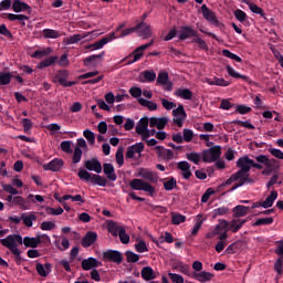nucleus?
I'll return each instance as SVG.
<instances>
[{"instance_id":"8","label":"nucleus","mask_w":283,"mask_h":283,"mask_svg":"<svg viewBox=\"0 0 283 283\" xmlns=\"http://www.w3.org/2000/svg\"><path fill=\"white\" fill-rule=\"evenodd\" d=\"M102 258L104 262H114L115 264L123 263V253H120V251L117 250L104 251Z\"/></svg>"},{"instance_id":"32","label":"nucleus","mask_w":283,"mask_h":283,"mask_svg":"<svg viewBox=\"0 0 283 283\" xmlns=\"http://www.w3.org/2000/svg\"><path fill=\"white\" fill-rule=\"evenodd\" d=\"M142 277L145 282H151V280H156V273H154L151 266H144L142 269Z\"/></svg>"},{"instance_id":"1","label":"nucleus","mask_w":283,"mask_h":283,"mask_svg":"<svg viewBox=\"0 0 283 283\" xmlns=\"http://www.w3.org/2000/svg\"><path fill=\"white\" fill-rule=\"evenodd\" d=\"M256 160V163H255ZM255 160L249 158V156L240 157L237 160L238 171L235 172L239 177L244 176L251 171V167L254 169L262 170V176H271V174H277L280 171V160L275 158H269L266 155H259Z\"/></svg>"},{"instance_id":"49","label":"nucleus","mask_w":283,"mask_h":283,"mask_svg":"<svg viewBox=\"0 0 283 283\" xmlns=\"http://www.w3.org/2000/svg\"><path fill=\"white\" fill-rule=\"evenodd\" d=\"M273 224V217L258 219L252 227H266Z\"/></svg>"},{"instance_id":"22","label":"nucleus","mask_w":283,"mask_h":283,"mask_svg":"<svg viewBox=\"0 0 283 283\" xmlns=\"http://www.w3.org/2000/svg\"><path fill=\"white\" fill-rule=\"evenodd\" d=\"M251 182H253V179H251L249 172H245L239 177V182L234 184L229 191H235V189L244 187V185H251Z\"/></svg>"},{"instance_id":"47","label":"nucleus","mask_w":283,"mask_h":283,"mask_svg":"<svg viewBox=\"0 0 283 283\" xmlns=\"http://www.w3.org/2000/svg\"><path fill=\"white\" fill-rule=\"evenodd\" d=\"M222 231H229V221L227 220H221L219 222V224L216 226L214 228V233H217L218 235H220V233H222Z\"/></svg>"},{"instance_id":"40","label":"nucleus","mask_w":283,"mask_h":283,"mask_svg":"<svg viewBox=\"0 0 283 283\" xmlns=\"http://www.w3.org/2000/svg\"><path fill=\"white\" fill-rule=\"evenodd\" d=\"M185 120H187V112H185V106L181 104L178 105V127H182L185 124Z\"/></svg>"},{"instance_id":"50","label":"nucleus","mask_w":283,"mask_h":283,"mask_svg":"<svg viewBox=\"0 0 283 283\" xmlns=\"http://www.w3.org/2000/svg\"><path fill=\"white\" fill-rule=\"evenodd\" d=\"M21 220L23 221V224L25 226V227H32V222L33 221H35L36 220V217H35V214L34 213H31V214H29V216H25V213H22V216H21Z\"/></svg>"},{"instance_id":"5","label":"nucleus","mask_w":283,"mask_h":283,"mask_svg":"<svg viewBox=\"0 0 283 283\" xmlns=\"http://www.w3.org/2000/svg\"><path fill=\"white\" fill-rule=\"evenodd\" d=\"M129 187L134 191H145L148 196H154L156 193V188L143 179H133L129 182Z\"/></svg>"},{"instance_id":"27","label":"nucleus","mask_w":283,"mask_h":283,"mask_svg":"<svg viewBox=\"0 0 283 283\" xmlns=\"http://www.w3.org/2000/svg\"><path fill=\"white\" fill-rule=\"evenodd\" d=\"M169 81V74L167 72H160L157 76V85H166V91L171 92V83Z\"/></svg>"},{"instance_id":"45","label":"nucleus","mask_w":283,"mask_h":283,"mask_svg":"<svg viewBox=\"0 0 283 283\" xmlns=\"http://www.w3.org/2000/svg\"><path fill=\"white\" fill-rule=\"evenodd\" d=\"M103 56H105V51L101 52L99 54H93V55H90L88 57H85L84 59L85 67H90V65H92L94 61H96L97 59H103Z\"/></svg>"},{"instance_id":"3","label":"nucleus","mask_w":283,"mask_h":283,"mask_svg":"<svg viewBox=\"0 0 283 283\" xmlns=\"http://www.w3.org/2000/svg\"><path fill=\"white\" fill-rule=\"evenodd\" d=\"M77 176L80 180L92 182V185H97L98 187H107V179L105 177L101 175L92 174L83 168L78 169Z\"/></svg>"},{"instance_id":"55","label":"nucleus","mask_w":283,"mask_h":283,"mask_svg":"<svg viewBox=\"0 0 283 283\" xmlns=\"http://www.w3.org/2000/svg\"><path fill=\"white\" fill-rule=\"evenodd\" d=\"M247 6H249L251 12H253L254 14H260V17L265 15L264 10L260 8L258 4L248 2Z\"/></svg>"},{"instance_id":"2","label":"nucleus","mask_w":283,"mask_h":283,"mask_svg":"<svg viewBox=\"0 0 283 283\" xmlns=\"http://www.w3.org/2000/svg\"><path fill=\"white\" fill-rule=\"evenodd\" d=\"M0 243L6 249L11 251L12 255L15 256L17 262H21V250H19V244H24L27 249H36L39 244H41V237L30 238V237H21V234H9L7 238L1 239Z\"/></svg>"},{"instance_id":"46","label":"nucleus","mask_w":283,"mask_h":283,"mask_svg":"<svg viewBox=\"0 0 283 283\" xmlns=\"http://www.w3.org/2000/svg\"><path fill=\"white\" fill-rule=\"evenodd\" d=\"M12 78H14L12 73L0 72V85H10V81H12Z\"/></svg>"},{"instance_id":"4","label":"nucleus","mask_w":283,"mask_h":283,"mask_svg":"<svg viewBox=\"0 0 283 283\" xmlns=\"http://www.w3.org/2000/svg\"><path fill=\"white\" fill-rule=\"evenodd\" d=\"M151 45H154V41H150L146 44H143V45L136 48L129 55L125 56L122 60V63H125L126 61H127L126 65H132L134 63H138V61L142 60L144 56V51L149 50V48H151Z\"/></svg>"},{"instance_id":"9","label":"nucleus","mask_w":283,"mask_h":283,"mask_svg":"<svg viewBox=\"0 0 283 283\" xmlns=\"http://www.w3.org/2000/svg\"><path fill=\"white\" fill-rule=\"evenodd\" d=\"M145 151V144L136 143L127 148L125 157L127 159L136 158L135 154H138V158H140L142 154Z\"/></svg>"},{"instance_id":"48","label":"nucleus","mask_w":283,"mask_h":283,"mask_svg":"<svg viewBox=\"0 0 283 283\" xmlns=\"http://www.w3.org/2000/svg\"><path fill=\"white\" fill-rule=\"evenodd\" d=\"M42 34L44 39H59V36H61V34H59V31L54 29H44L42 31Z\"/></svg>"},{"instance_id":"58","label":"nucleus","mask_w":283,"mask_h":283,"mask_svg":"<svg viewBox=\"0 0 283 283\" xmlns=\"http://www.w3.org/2000/svg\"><path fill=\"white\" fill-rule=\"evenodd\" d=\"M125 255L128 263H136L140 260V256L132 251H126Z\"/></svg>"},{"instance_id":"54","label":"nucleus","mask_w":283,"mask_h":283,"mask_svg":"<svg viewBox=\"0 0 283 283\" xmlns=\"http://www.w3.org/2000/svg\"><path fill=\"white\" fill-rule=\"evenodd\" d=\"M223 56L227 59H231L232 61H237V63H242V57H240L238 54L232 53L231 51L224 49L222 51Z\"/></svg>"},{"instance_id":"60","label":"nucleus","mask_w":283,"mask_h":283,"mask_svg":"<svg viewBox=\"0 0 283 283\" xmlns=\"http://www.w3.org/2000/svg\"><path fill=\"white\" fill-rule=\"evenodd\" d=\"M40 229L42 231H52L53 229H56V224L52 221H43L40 226Z\"/></svg>"},{"instance_id":"26","label":"nucleus","mask_w":283,"mask_h":283,"mask_svg":"<svg viewBox=\"0 0 283 283\" xmlns=\"http://www.w3.org/2000/svg\"><path fill=\"white\" fill-rule=\"evenodd\" d=\"M103 171L106 176V178H108V180H111L112 182H116V172H115V169H114V165L112 164H104L103 165Z\"/></svg>"},{"instance_id":"52","label":"nucleus","mask_w":283,"mask_h":283,"mask_svg":"<svg viewBox=\"0 0 283 283\" xmlns=\"http://www.w3.org/2000/svg\"><path fill=\"white\" fill-rule=\"evenodd\" d=\"M84 138H86L88 145H94L96 143V135L94 132L86 129L83 132Z\"/></svg>"},{"instance_id":"6","label":"nucleus","mask_w":283,"mask_h":283,"mask_svg":"<svg viewBox=\"0 0 283 283\" xmlns=\"http://www.w3.org/2000/svg\"><path fill=\"white\" fill-rule=\"evenodd\" d=\"M222 156V147L213 146L209 149H205L201 153V158L203 163H216Z\"/></svg>"},{"instance_id":"28","label":"nucleus","mask_w":283,"mask_h":283,"mask_svg":"<svg viewBox=\"0 0 283 283\" xmlns=\"http://www.w3.org/2000/svg\"><path fill=\"white\" fill-rule=\"evenodd\" d=\"M167 117H151L149 119V127H157L158 129H163L167 126Z\"/></svg>"},{"instance_id":"7","label":"nucleus","mask_w":283,"mask_h":283,"mask_svg":"<svg viewBox=\"0 0 283 283\" xmlns=\"http://www.w3.org/2000/svg\"><path fill=\"white\" fill-rule=\"evenodd\" d=\"M201 13L203 19H206V21H209V23H211V25H214V28H220V30L224 28V24L218 21V17L216 15V12L209 9L207 4L201 6Z\"/></svg>"},{"instance_id":"37","label":"nucleus","mask_w":283,"mask_h":283,"mask_svg":"<svg viewBox=\"0 0 283 283\" xmlns=\"http://www.w3.org/2000/svg\"><path fill=\"white\" fill-rule=\"evenodd\" d=\"M138 103L139 105H142V107H147L150 112H156V109H158V104L151 101L145 99L143 97L138 98Z\"/></svg>"},{"instance_id":"30","label":"nucleus","mask_w":283,"mask_h":283,"mask_svg":"<svg viewBox=\"0 0 283 283\" xmlns=\"http://www.w3.org/2000/svg\"><path fill=\"white\" fill-rule=\"evenodd\" d=\"M155 151H157L158 156H160L165 160H171V158H174V151H171L170 149H166L163 146H156Z\"/></svg>"},{"instance_id":"19","label":"nucleus","mask_w":283,"mask_h":283,"mask_svg":"<svg viewBox=\"0 0 283 283\" xmlns=\"http://www.w3.org/2000/svg\"><path fill=\"white\" fill-rule=\"evenodd\" d=\"M98 266H103V263L92 256L82 261L83 271H91V269H96Z\"/></svg>"},{"instance_id":"23","label":"nucleus","mask_w":283,"mask_h":283,"mask_svg":"<svg viewBox=\"0 0 283 283\" xmlns=\"http://www.w3.org/2000/svg\"><path fill=\"white\" fill-rule=\"evenodd\" d=\"M191 36H198V31L193 30L191 27H182L179 34V41L191 39Z\"/></svg>"},{"instance_id":"61","label":"nucleus","mask_w":283,"mask_h":283,"mask_svg":"<svg viewBox=\"0 0 283 283\" xmlns=\"http://www.w3.org/2000/svg\"><path fill=\"white\" fill-rule=\"evenodd\" d=\"M227 213H229V208L227 207L216 208L212 211L213 218H218V216H227Z\"/></svg>"},{"instance_id":"43","label":"nucleus","mask_w":283,"mask_h":283,"mask_svg":"<svg viewBox=\"0 0 283 283\" xmlns=\"http://www.w3.org/2000/svg\"><path fill=\"white\" fill-rule=\"evenodd\" d=\"M155 244H163L164 242H167L168 244H171L174 242V237L169 232H165L164 235H160L157 240H153Z\"/></svg>"},{"instance_id":"44","label":"nucleus","mask_w":283,"mask_h":283,"mask_svg":"<svg viewBox=\"0 0 283 283\" xmlns=\"http://www.w3.org/2000/svg\"><path fill=\"white\" fill-rule=\"evenodd\" d=\"M144 80H140L142 83H154L156 81V72L154 71H144L143 73Z\"/></svg>"},{"instance_id":"35","label":"nucleus","mask_w":283,"mask_h":283,"mask_svg":"<svg viewBox=\"0 0 283 283\" xmlns=\"http://www.w3.org/2000/svg\"><path fill=\"white\" fill-rule=\"evenodd\" d=\"M149 118L143 117L139 119L136 126V134H145V132L149 130Z\"/></svg>"},{"instance_id":"24","label":"nucleus","mask_w":283,"mask_h":283,"mask_svg":"<svg viewBox=\"0 0 283 283\" xmlns=\"http://www.w3.org/2000/svg\"><path fill=\"white\" fill-rule=\"evenodd\" d=\"M125 228L120 224H118L116 221H108L107 223V231L108 233H112L114 238H117Z\"/></svg>"},{"instance_id":"10","label":"nucleus","mask_w":283,"mask_h":283,"mask_svg":"<svg viewBox=\"0 0 283 283\" xmlns=\"http://www.w3.org/2000/svg\"><path fill=\"white\" fill-rule=\"evenodd\" d=\"M69 77L70 72H67V70H60L55 75V81H57L62 87H72L73 85H76V82L74 81L67 82Z\"/></svg>"},{"instance_id":"59","label":"nucleus","mask_w":283,"mask_h":283,"mask_svg":"<svg viewBox=\"0 0 283 283\" xmlns=\"http://www.w3.org/2000/svg\"><path fill=\"white\" fill-rule=\"evenodd\" d=\"M128 92L133 98H142L140 96H143V90L138 86L130 87Z\"/></svg>"},{"instance_id":"64","label":"nucleus","mask_w":283,"mask_h":283,"mask_svg":"<svg viewBox=\"0 0 283 283\" xmlns=\"http://www.w3.org/2000/svg\"><path fill=\"white\" fill-rule=\"evenodd\" d=\"M274 271H276L277 275H282L283 273V259L279 258L274 263Z\"/></svg>"},{"instance_id":"38","label":"nucleus","mask_w":283,"mask_h":283,"mask_svg":"<svg viewBox=\"0 0 283 283\" xmlns=\"http://www.w3.org/2000/svg\"><path fill=\"white\" fill-rule=\"evenodd\" d=\"M178 97L184 101H191L193 98V92L189 88H178Z\"/></svg>"},{"instance_id":"42","label":"nucleus","mask_w":283,"mask_h":283,"mask_svg":"<svg viewBox=\"0 0 283 283\" xmlns=\"http://www.w3.org/2000/svg\"><path fill=\"white\" fill-rule=\"evenodd\" d=\"M186 158H187V160H189L190 163H193L195 165H200V161L202 160V154L187 153Z\"/></svg>"},{"instance_id":"56","label":"nucleus","mask_w":283,"mask_h":283,"mask_svg":"<svg viewBox=\"0 0 283 283\" xmlns=\"http://www.w3.org/2000/svg\"><path fill=\"white\" fill-rule=\"evenodd\" d=\"M116 163L119 167H123L125 165V155L123 154V148L119 147L115 154Z\"/></svg>"},{"instance_id":"12","label":"nucleus","mask_w":283,"mask_h":283,"mask_svg":"<svg viewBox=\"0 0 283 283\" xmlns=\"http://www.w3.org/2000/svg\"><path fill=\"white\" fill-rule=\"evenodd\" d=\"M85 169L87 171H95V174H102L103 172V166L101 165V161L97 158L88 159L84 163Z\"/></svg>"},{"instance_id":"63","label":"nucleus","mask_w":283,"mask_h":283,"mask_svg":"<svg viewBox=\"0 0 283 283\" xmlns=\"http://www.w3.org/2000/svg\"><path fill=\"white\" fill-rule=\"evenodd\" d=\"M234 17L237 21H240V23H244V21H247V13L241 9L234 11Z\"/></svg>"},{"instance_id":"36","label":"nucleus","mask_w":283,"mask_h":283,"mask_svg":"<svg viewBox=\"0 0 283 283\" xmlns=\"http://www.w3.org/2000/svg\"><path fill=\"white\" fill-rule=\"evenodd\" d=\"M85 39V35L82 34H73L69 38H64L63 42L65 45H74L75 43H78L80 41H83Z\"/></svg>"},{"instance_id":"21","label":"nucleus","mask_w":283,"mask_h":283,"mask_svg":"<svg viewBox=\"0 0 283 283\" xmlns=\"http://www.w3.org/2000/svg\"><path fill=\"white\" fill-rule=\"evenodd\" d=\"M35 271L41 275V277H48L50 273H52V263H45L44 265L36 263Z\"/></svg>"},{"instance_id":"17","label":"nucleus","mask_w":283,"mask_h":283,"mask_svg":"<svg viewBox=\"0 0 283 283\" xmlns=\"http://www.w3.org/2000/svg\"><path fill=\"white\" fill-rule=\"evenodd\" d=\"M249 222V219H233L229 222L228 231H232V233H238Z\"/></svg>"},{"instance_id":"39","label":"nucleus","mask_w":283,"mask_h":283,"mask_svg":"<svg viewBox=\"0 0 283 283\" xmlns=\"http://www.w3.org/2000/svg\"><path fill=\"white\" fill-rule=\"evenodd\" d=\"M56 61H59V56H50V57L43 60L42 62H40L38 67L40 70H43L45 67H50V66L54 65V63H56Z\"/></svg>"},{"instance_id":"14","label":"nucleus","mask_w":283,"mask_h":283,"mask_svg":"<svg viewBox=\"0 0 283 283\" xmlns=\"http://www.w3.org/2000/svg\"><path fill=\"white\" fill-rule=\"evenodd\" d=\"M137 176L138 178H143V180H148V182H158L156 174L147 168H140Z\"/></svg>"},{"instance_id":"15","label":"nucleus","mask_w":283,"mask_h":283,"mask_svg":"<svg viewBox=\"0 0 283 283\" xmlns=\"http://www.w3.org/2000/svg\"><path fill=\"white\" fill-rule=\"evenodd\" d=\"M64 161L63 159L54 158L49 164L43 166L44 171H61L63 168Z\"/></svg>"},{"instance_id":"34","label":"nucleus","mask_w":283,"mask_h":283,"mask_svg":"<svg viewBox=\"0 0 283 283\" xmlns=\"http://www.w3.org/2000/svg\"><path fill=\"white\" fill-rule=\"evenodd\" d=\"M193 140V130L186 128L184 129V135H178V144L191 143Z\"/></svg>"},{"instance_id":"18","label":"nucleus","mask_w":283,"mask_h":283,"mask_svg":"<svg viewBox=\"0 0 283 283\" xmlns=\"http://www.w3.org/2000/svg\"><path fill=\"white\" fill-rule=\"evenodd\" d=\"M178 169L181 171V176L185 180H189L193 174L191 172V164L188 161H179Z\"/></svg>"},{"instance_id":"13","label":"nucleus","mask_w":283,"mask_h":283,"mask_svg":"<svg viewBox=\"0 0 283 283\" xmlns=\"http://www.w3.org/2000/svg\"><path fill=\"white\" fill-rule=\"evenodd\" d=\"M97 240H98V234L96 232L87 231L81 241V245L84 249H88V247H92V244H94V242H96Z\"/></svg>"},{"instance_id":"11","label":"nucleus","mask_w":283,"mask_h":283,"mask_svg":"<svg viewBox=\"0 0 283 283\" xmlns=\"http://www.w3.org/2000/svg\"><path fill=\"white\" fill-rule=\"evenodd\" d=\"M116 39L115 33H109L106 36L102 38L97 42H94L93 44L87 45L85 49L86 50H103V46L107 45L109 41H114Z\"/></svg>"},{"instance_id":"31","label":"nucleus","mask_w":283,"mask_h":283,"mask_svg":"<svg viewBox=\"0 0 283 283\" xmlns=\"http://www.w3.org/2000/svg\"><path fill=\"white\" fill-rule=\"evenodd\" d=\"M193 277L195 280L201 283L211 282V280H213V273L202 271V272L195 273Z\"/></svg>"},{"instance_id":"57","label":"nucleus","mask_w":283,"mask_h":283,"mask_svg":"<svg viewBox=\"0 0 283 283\" xmlns=\"http://www.w3.org/2000/svg\"><path fill=\"white\" fill-rule=\"evenodd\" d=\"M13 205H17L21 209H28V201H25V199L21 196L13 198Z\"/></svg>"},{"instance_id":"53","label":"nucleus","mask_w":283,"mask_h":283,"mask_svg":"<svg viewBox=\"0 0 283 283\" xmlns=\"http://www.w3.org/2000/svg\"><path fill=\"white\" fill-rule=\"evenodd\" d=\"M81 158H83V150L78 148V146H75L72 163L74 165H78V163H81Z\"/></svg>"},{"instance_id":"51","label":"nucleus","mask_w":283,"mask_h":283,"mask_svg":"<svg viewBox=\"0 0 283 283\" xmlns=\"http://www.w3.org/2000/svg\"><path fill=\"white\" fill-rule=\"evenodd\" d=\"M49 54H52V48H46L44 50H38L34 51V53L32 54L33 59H43V56H49Z\"/></svg>"},{"instance_id":"29","label":"nucleus","mask_w":283,"mask_h":283,"mask_svg":"<svg viewBox=\"0 0 283 283\" xmlns=\"http://www.w3.org/2000/svg\"><path fill=\"white\" fill-rule=\"evenodd\" d=\"M250 210H251L250 207L239 205L232 209V212H233L232 216L233 218H244V216H247V213H249Z\"/></svg>"},{"instance_id":"41","label":"nucleus","mask_w":283,"mask_h":283,"mask_svg":"<svg viewBox=\"0 0 283 283\" xmlns=\"http://www.w3.org/2000/svg\"><path fill=\"white\" fill-rule=\"evenodd\" d=\"M226 70H227V72H228L229 76H232V78H242L243 81H245L247 83H249V76L242 75V74L235 72V71L231 67V65H227V66H226Z\"/></svg>"},{"instance_id":"16","label":"nucleus","mask_w":283,"mask_h":283,"mask_svg":"<svg viewBox=\"0 0 283 283\" xmlns=\"http://www.w3.org/2000/svg\"><path fill=\"white\" fill-rule=\"evenodd\" d=\"M11 6H12L13 12H17V13L32 12V8L28 3H25L21 0H13V2H11Z\"/></svg>"},{"instance_id":"25","label":"nucleus","mask_w":283,"mask_h":283,"mask_svg":"<svg viewBox=\"0 0 283 283\" xmlns=\"http://www.w3.org/2000/svg\"><path fill=\"white\" fill-rule=\"evenodd\" d=\"M2 19H8L9 21H20L22 25H25V21H28L30 18L25 14L2 13Z\"/></svg>"},{"instance_id":"62","label":"nucleus","mask_w":283,"mask_h":283,"mask_svg":"<svg viewBox=\"0 0 283 283\" xmlns=\"http://www.w3.org/2000/svg\"><path fill=\"white\" fill-rule=\"evenodd\" d=\"M60 147L65 154H72V142L64 140L61 143Z\"/></svg>"},{"instance_id":"20","label":"nucleus","mask_w":283,"mask_h":283,"mask_svg":"<svg viewBox=\"0 0 283 283\" xmlns=\"http://www.w3.org/2000/svg\"><path fill=\"white\" fill-rule=\"evenodd\" d=\"M136 32H138V35L143 36V39H149V36H151V28L145 22H140L136 25Z\"/></svg>"},{"instance_id":"33","label":"nucleus","mask_w":283,"mask_h":283,"mask_svg":"<svg viewBox=\"0 0 283 283\" xmlns=\"http://www.w3.org/2000/svg\"><path fill=\"white\" fill-rule=\"evenodd\" d=\"M275 200H277V191L272 190L271 193L266 197V199L262 201L263 209H270V207H273Z\"/></svg>"}]
</instances>
